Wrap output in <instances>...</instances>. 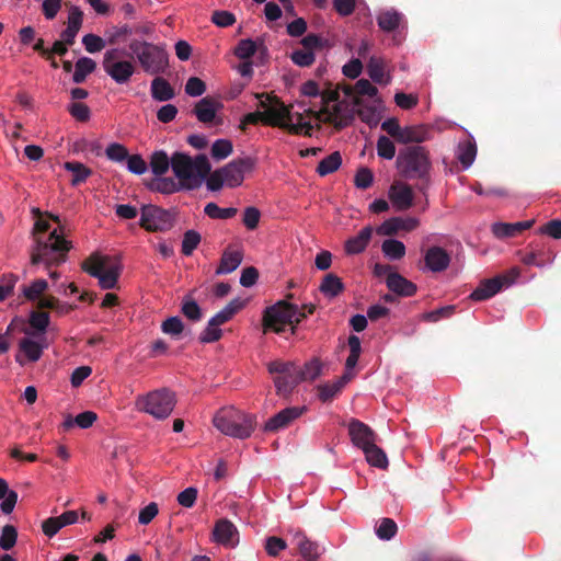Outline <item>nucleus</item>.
I'll return each mask as SVG.
<instances>
[{
	"instance_id": "nucleus-1",
	"label": "nucleus",
	"mask_w": 561,
	"mask_h": 561,
	"mask_svg": "<svg viewBox=\"0 0 561 561\" xmlns=\"http://www.w3.org/2000/svg\"><path fill=\"white\" fill-rule=\"evenodd\" d=\"M50 225L45 219H37L34 225V244L31 250V265L43 264L47 270L66 262L70 243L62 234L54 229L48 236H44Z\"/></svg>"
},
{
	"instance_id": "nucleus-2",
	"label": "nucleus",
	"mask_w": 561,
	"mask_h": 561,
	"mask_svg": "<svg viewBox=\"0 0 561 561\" xmlns=\"http://www.w3.org/2000/svg\"><path fill=\"white\" fill-rule=\"evenodd\" d=\"M260 100L261 113L264 115V123L287 129L296 135H310L312 125L300 113H294L280 100L265 94H255Z\"/></svg>"
},
{
	"instance_id": "nucleus-3",
	"label": "nucleus",
	"mask_w": 561,
	"mask_h": 561,
	"mask_svg": "<svg viewBox=\"0 0 561 561\" xmlns=\"http://www.w3.org/2000/svg\"><path fill=\"white\" fill-rule=\"evenodd\" d=\"M210 163L205 154L191 157L184 152L173 153L172 171L185 190L191 191L202 186L209 175Z\"/></svg>"
},
{
	"instance_id": "nucleus-4",
	"label": "nucleus",
	"mask_w": 561,
	"mask_h": 561,
	"mask_svg": "<svg viewBox=\"0 0 561 561\" xmlns=\"http://www.w3.org/2000/svg\"><path fill=\"white\" fill-rule=\"evenodd\" d=\"M396 167L404 179L430 182L432 162L424 146H408L401 149L397 156Z\"/></svg>"
},
{
	"instance_id": "nucleus-5",
	"label": "nucleus",
	"mask_w": 561,
	"mask_h": 561,
	"mask_svg": "<svg viewBox=\"0 0 561 561\" xmlns=\"http://www.w3.org/2000/svg\"><path fill=\"white\" fill-rule=\"evenodd\" d=\"M214 426L224 435L245 439L255 428V416L233 407L220 409L213 419Z\"/></svg>"
},
{
	"instance_id": "nucleus-6",
	"label": "nucleus",
	"mask_w": 561,
	"mask_h": 561,
	"mask_svg": "<svg viewBox=\"0 0 561 561\" xmlns=\"http://www.w3.org/2000/svg\"><path fill=\"white\" fill-rule=\"evenodd\" d=\"M83 270L91 276L98 278L102 289L116 287L123 271V264L118 255H108L95 252L83 263Z\"/></svg>"
},
{
	"instance_id": "nucleus-7",
	"label": "nucleus",
	"mask_w": 561,
	"mask_h": 561,
	"mask_svg": "<svg viewBox=\"0 0 561 561\" xmlns=\"http://www.w3.org/2000/svg\"><path fill=\"white\" fill-rule=\"evenodd\" d=\"M254 168V160L252 158H238L222 168L209 172L206 180L207 190L218 192L224 186L238 187L243 183L245 173L252 171Z\"/></svg>"
},
{
	"instance_id": "nucleus-8",
	"label": "nucleus",
	"mask_w": 561,
	"mask_h": 561,
	"mask_svg": "<svg viewBox=\"0 0 561 561\" xmlns=\"http://www.w3.org/2000/svg\"><path fill=\"white\" fill-rule=\"evenodd\" d=\"M128 48L147 73H162L169 66V55L163 45L134 38Z\"/></svg>"
},
{
	"instance_id": "nucleus-9",
	"label": "nucleus",
	"mask_w": 561,
	"mask_h": 561,
	"mask_svg": "<svg viewBox=\"0 0 561 561\" xmlns=\"http://www.w3.org/2000/svg\"><path fill=\"white\" fill-rule=\"evenodd\" d=\"M305 317L306 313L298 306L279 301L265 309L263 317L264 331L283 333L289 328L293 334L295 332L294 324L299 323Z\"/></svg>"
},
{
	"instance_id": "nucleus-10",
	"label": "nucleus",
	"mask_w": 561,
	"mask_h": 561,
	"mask_svg": "<svg viewBox=\"0 0 561 561\" xmlns=\"http://www.w3.org/2000/svg\"><path fill=\"white\" fill-rule=\"evenodd\" d=\"M175 407V396L169 389L162 388L140 394L135 400V408L157 420L167 419Z\"/></svg>"
},
{
	"instance_id": "nucleus-11",
	"label": "nucleus",
	"mask_w": 561,
	"mask_h": 561,
	"mask_svg": "<svg viewBox=\"0 0 561 561\" xmlns=\"http://www.w3.org/2000/svg\"><path fill=\"white\" fill-rule=\"evenodd\" d=\"M124 48H110L103 55L102 66L105 73L117 84H126L136 72V65L130 59H122Z\"/></svg>"
},
{
	"instance_id": "nucleus-12",
	"label": "nucleus",
	"mask_w": 561,
	"mask_h": 561,
	"mask_svg": "<svg viewBox=\"0 0 561 561\" xmlns=\"http://www.w3.org/2000/svg\"><path fill=\"white\" fill-rule=\"evenodd\" d=\"M24 335L18 343V353L15 354V362L20 366H25L28 363L38 362L49 343L47 335L33 334L28 331H23Z\"/></svg>"
},
{
	"instance_id": "nucleus-13",
	"label": "nucleus",
	"mask_w": 561,
	"mask_h": 561,
	"mask_svg": "<svg viewBox=\"0 0 561 561\" xmlns=\"http://www.w3.org/2000/svg\"><path fill=\"white\" fill-rule=\"evenodd\" d=\"M519 274V270L517 267H513L505 275H499L496 277L482 280L470 294V299L474 301H483L492 298L503 288H508L515 284Z\"/></svg>"
},
{
	"instance_id": "nucleus-14",
	"label": "nucleus",
	"mask_w": 561,
	"mask_h": 561,
	"mask_svg": "<svg viewBox=\"0 0 561 561\" xmlns=\"http://www.w3.org/2000/svg\"><path fill=\"white\" fill-rule=\"evenodd\" d=\"M173 215L153 205H144L140 213V226L148 231H168L173 227Z\"/></svg>"
},
{
	"instance_id": "nucleus-15",
	"label": "nucleus",
	"mask_w": 561,
	"mask_h": 561,
	"mask_svg": "<svg viewBox=\"0 0 561 561\" xmlns=\"http://www.w3.org/2000/svg\"><path fill=\"white\" fill-rule=\"evenodd\" d=\"M377 24L379 28L386 33H393L392 42L399 45L404 39V31L407 28V21L404 15L396 9H386L378 12Z\"/></svg>"
},
{
	"instance_id": "nucleus-16",
	"label": "nucleus",
	"mask_w": 561,
	"mask_h": 561,
	"mask_svg": "<svg viewBox=\"0 0 561 561\" xmlns=\"http://www.w3.org/2000/svg\"><path fill=\"white\" fill-rule=\"evenodd\" d=\"M306 407H288L270 417L265 425V432H277L288 427L295 420L299 419L305 412Z\"/></svg>"
},
{
	"instance_id": "nucleus-17",
	"label": "nucleus",
	"mask_w": 561,
	"mask_h": 561,
	"mask_svg": "<svg viewBox=\"0 0 561 561\" xmlns=\"http://www.w3.org/2000/svg\"><path fill=\"white\" fill-rule=\"evenodd\" d=\"M348 434L354 446L362 450L376 443V434L374 431L358 420H352L350 422Z\"/></svg>"
},
{
	"instance_id": "nucleus-18",
	"label": "nucleus",
	"mask_w": 561,
	"mask_h": 561,
	"mask_svg": "<svg viewBox=\"0 0 561 561\" xmlns=\"http://www.w3.org/2000/svg\"><path fill=\"white\" fill-rule=\"evenodd\" d=\"M214 540L227 548H234L239 543V531L237 527L227 519L216 523L213 530Z\"/></svg>"
},
{
	"instance_id": "nucleus-19",
	"label": "nucleus",
	"mask_w": 561,
	"mask_h": 561,
	"mask_svg": "<svg viewBox=\"0 0 561 561\" xmlns=\"http://www.w3.org/2000/svg\"><path fill=\"white\" fill-rule=\"evenodd\" d=\"M388 196L392 206L399 211L409 209L413 204L412 188L402 182L392 184L389 188Z\"/></svg>"
},
{
	"instance_id": "nucleus-20",
	"label": "nucleus",
	"mask_w": 561,
	"mask_h": 561,
	"mask_svg": "<svg viewBox=\"0 0 561 561\" xmlns=\"http://www.w3.org/2000/svg\"><path fill=\"white\" fill-rule=\"evenodd\" d=\"M420 225V221L415 217H391L385 220L376 231L380 236H392L400 230L412 231Z\"/></svg>"
},
{
	"instance_id": "nucleus-21",
	"label": "nucleus",
	"mask_w": 561,
	"mask_h": 561,
	"mask_svg": "<svg viewBox=\"0 0 561 561\" xmlns=\"http://www.w3.org/2000/svg\"><path fill=\"white\" fill-rule=\"evenodd\" d=\"M424 262L430 271L442 272L449 266L450 256L443 248L431 247L424 255Z\"/></svg>"
},
{
	"instance_id": "nucleus-22",
	"label": "nucleus",
	"mask_w": 561,
	"mask_h": 561,
	"mask_svg": "<svg viewBox=\"0 0 561 561\" xmlns=\"http://www.w3.org/2000/svg\"><path fill=\"white\" fill-rule=\"evenodd\" d=\"M300 382H302V379L299 373V366L297 365L289 369L288 373L274 378L276 392L279 396H288Z\"/></svg>"
},
{
	"instance_id": "nucleus-23",
	"label": "nucleus",
	"mask_w": 561,
	"mask_h": 561,
	"mask_svg": "<svg viewBox=\"0 0 561 561\" xmlns=\"http://www.w3.org/2000/svg\"><path fill=\"white\" fill-rule=\"evenodd\" d=\"M221 108L222 104L220 102L203 98L196 103L194 114L201 123L209 124L214 122L217 112Z\"/></svg>"
},
{
	"instance_id": "nucleus-24",
	"label": "nucleus",
	"mask_w": 561,
	"mask_h": 561,
	"mask_svg": "<svg viewBox=\"0 0 561 561\" xmlns=\"http://www.w3.org/2000/svg\"><path fill=\"white\" fill-rule=\"evenodd\" d=\"M82 21V11L78 7H71L68 13L67 27L61 32L60 39L71 46L81 28Z\"/></svg>"
},
{
	"instance_id": "nucleus-25",
	"label": "nucleus",
	"mask_w": 561,
	"mask_h": 561,
	"mask_svg": "<svg viewBox=\"0 0 561 561\" xmlns=\"http://www.w3.org/2000/svg\"><path fill=\"white\" fill-rule=\"evenodd\" d=\"M294 541L306 561H316L321 556L319 545L311 541L305 533L296 530L294 533Z\"/></svg>"
},
{
	"instance_id": "nucleus-26",
	"label": "nucleus",
	"mask_w": 561,
	"mask_h": 561,
	"mask_svg": "<svg viewBox=\"0 0 561 561\" xmlns=\"http://www.w3.org/2000/svg\"><path fill=\"white\" fill-rule=\"evenodd\" d=\"M373 237V228L370 226H366L360 231L346 240L344 249L345 252L350 255H355L364 252L368 247Z\"/></svg>"
},
{
	"instance_id": "nucleus-27",
	"label": "nucleus",
	"mask_w": 561,
	"mask_h": 561,
	"mask_svg": "<svg viewBox=\"0 0 561 561\" xmlns=\"http://www.w3.org/2000/svg\"><path fill=\"white\" fill-rule=\"evenodd\" d=\"M534 220H525L517 222H495L492 225V232L499 239L511 238L518 232L529 229L534 225Z\"/></svg>"
},
{
	"instance_id": "nucleus-28",
	"label": "nucleus",
	"mask_w": 561,
	"mask_h": 561,
	"mask_svg": "<svg viewBox=\"0 0 561 561\" xmlns=\"http://www.w3.org/2000/svg\"><path fill=\"white\" fill-rule=\"evenodd\" d=\"M386 283L391 291L400 296L411 297L416 293V286L399 273H389Z\"/></svg>"
},
{
	"instance_id": "nucleus-29",
	"label": "nucleus",
	"mask_w": 561,
	"mask_h": 561,
	"mask_svg": "<svg viewBox=\"0 0 561 561\" xmlns=\"http://www.w3.org/2000/svg\"><path fill=\"white\" fill-rule=\"evenodd\" d=\"M431 138V131L425 125H412L402 127L400 133V138L398 142L400 144H411L416 142L421 144Z\"/></svg>"
},
{
	"instance_id": "nucleus-30",
	"label": "nucleus",
	"mask_w": 561,
	"mask_h": 561,
	"mask_svg": "<svg viewBox=\"0 0 561 561\" xmlns=\"http://www.w3.org/2000/svg\"><path fill=\"white\" fill-rule=\"evenodd\" d=\"M367 72L375 83L387 85L391 81V77L385 71V61L380 57L371 56L369 58Z\"/></svg>"
},
{
	"instance_id": "nucleus-31",
	"label": "nucleus",
	"mask_w": 561,
	"mask_h": 561,
	"mask_svg": "<svg viewBox=\"0 0 561 561\" xmlns=\"http://www.w3.org/2000/svg\"><path fill=\"white\" fill-rule=\"evenodd\" d=\"M242 262V253L240 251L226 250L220 259L216 270V275H225L236 271Z\"/></svg>"
},
{
	"instance_id": "nucleus-32",
	"label": "nucleus",
	"mask_w": 561,
	"mask_h": 561,
	"mask_svg": "<svg viewBox=\"0 0 561 561\" xmlns=\"http://www.w3.org/2000/svg\"><path fill=\"white\" fill-rule=\"evenodd\" d=\"M173 156L169 157L165 151L157 150L150 158V170L156 176L164 175L169 169H172Z\"/></svg>"
},
{
	"instance_id": "nucleus-33",
	"label": "nucleus",
	"mask_w": 561,
	"mask_h": 561,
	"mask_svg": "<svg viewBox=\"0 0 561 561\" xmlns=\"http://www.w3.org/2000/svg\"><path fill=\"white\" fill-rule=\"evenodd\" d=\"M150 91L152 99L159 102H165L174 98V91L170 83L160 77L152 80Z\"/></svg>"
},
{
	"instance_id": "nucleus-34",
	"label": "nucleus",
	"mask_w": 561,
	"mask_h": 561,
	"mask_svg": "<svg viewBox=\"0 0 561 561\" xmlns=\"http://www.w3.org/2000/svg\"><path fill=\"white\" fill-rule=\"evenodd\" d=\"M96 68L95 61L90 57H80L75 64V71L72 81L77 84L85 81L87 77L91 75Z\"/></svg>"
},
{
	"instance_id": "nucleus-35",
	"label": "nucleus",
	"mask_w": 561,
	"mask_h": 561,
	"mask_svg": "<svg viewBox=\"0 0 561 561\" xmlns=\"http://www.w3.org/2000/svg\"><path fill=\"white\" fill-rule=\"evenodd\" d=\"M0 510L3 514H11L18 502V493L10 490L8 482L0 479Z\"/></svg>"
},
{
	"instance_id": "nucleus-36",
	"label": "nucleus",
	"mask_w": 561,
	"mask_h": 561,
	"mask_svg": "<svg viewBox=\"0 0 561 561\" xmlns=\"http://www.w3.org/2000/svg\"><path fill=\"white\" fill-rule=\"evenodd\" d=\"M352 379V375H343L340 379L332 383H323L319 386V399L323 402L334 398L342 388Z\"/></svg>"
},
{
	"instance_id": "nucleus-37",
	"label": "nucleus",
	"mask_w": 561,
	"mask_h": 561,
	"mask_svg": "<svg viewBox=\"0 0 561 561\" xmlns=\"http://www.w3.org/2000/svg\"><path fill=\"white\" fill-rule=\"evenodd\" d=\"M456 156L459 162L461 163L463 170H467L474 162L477 156V147L470 140L459 142Z\"/></svg>"
},
{
	"instance_id": "nucleus-38",
	"label": "nucleus",
	"mask_w": 561,
	"mask_h": 561,
	"mask_svg": "<svg viewBox=\"0 0 561 561\" xmlns=\"http://www.w3.org/2000/svg\"><path fill=\"white\" fill-rule=\"evenodd\" d=\"M244 306V302L239 298L232 299L228 305H226L220 311H218L215 316H213L211 324L216 323L221 325L228 322L239 310H241Z\"/></svg>"
},
{
	"instance_id": "nucleus-39",
	"label": "nucleus",
	"mask_w": 561,
	"mask_h": 561,
	"mask_svg": "<svg viewBox=\"0 0 561 561\" xmlns=\"http://www.w3.org/2000/svg\"><path fill=\"white\" fill-rule=\"evenodd\" d=\"M50 318L47 312H31L30 319H28V328H25L23 331H28L33 334H39L47 335L46 331L49 325Z\"/></svg>"
},
{
	"instance_id": "nucleus-40",
	"label": "nucleus",
	"mask_w": 561,
	"mask_h": 561,
	"mask_svg": "<svg viewBox=\"0 0 561 561\" xmlns=\"http://www.w3.org/2000/svg\"><path fill=\"white\" fill-rule=\"evenodd\" d=\"M48 288V283L44 278H37L31 282L28 285H24L21 288L23 297L28 301H36L42 298V295Z\"/></svg>"
},
{
	"instance_id": "nucleus-41",
	"label": "nucleus",
	"mask_w": 561,
	"mask_h": 561,
	"mask_svg": "<svg viewBox=\"0 0 561 561\" xmlns=\"http://www.w3.org/2000/svg\"><path fill=\"white\" fill-rule=\"evenodd\" d=\"M367 462L376 468L385 469L388 466V458L385 451L376 443L363 450Z\"/></svg>"
},
{
	"instance_id": "nucleus-42",
	"label": "nucleus",
	"mask_w": 561,
	"mask_h": 561,
	"mask_svg": "<svg viewBox=\"0 0 561 561\" xmlns=\"http://www.w3.org/2000/svg\"><path fill=\"white\" fill-rule=\"evenodd\" d=\"M383 255L390 261H397L405 255V245L397 239H387L381 244Z\"/></svg>"
},
{
	"instance_id": "nucleus-43",
	"label": "nucleus",
	"mask_w": 561,
	"mask_h": 561,
	"mask_svg": "<svg viewBox=\"0 0 561 561\" xmlns=\"http://www.w3.org/2000/svg\"><path fill=\"white\" fill-rule=\"evenodd\" d=\"M343 289L344 285L341 278L334 274L325 275L320 285L321 293L329 298L336 297Z\"/></svg>"
},
{
	"instance_id": "nucleus-44",
	"label": "nucleus",
	"mask_w": 561,
	"mask_h": 561,
	"mask_svg": "<svg viewBox=\"0 0 561 561\" xmlns=\"http://www.w3.org/2000/svg\"><path fill=\"white\" fill-rule=\"evenodd\" d=\"M341 164H342V157H341L340 152L335 151V152L327 156L319 162V164L317 167V172L319 175L325 176V175L331 174L334 171H336L341 167Z\"/></svg>"
},
{
	"instance_id": "nucleus-45",
	"label": "nucleus",
	"mask_w": 561,
	"mask_h": 561,
	"mask_svg": "<svg viewBox=\"0 0 561 561\" xmlns=\"http://www.w3.org/2000/svg\"><path fill=\"white\" fill-rule=\"evenodd\" d=\"M181 311L188 320L193 322H198L203 317L199 305L191 296H185L183 298Z\"/></svg>"
},
{
	"instance_id": "nucleus-46",
	"label": "nucleus",
	"mask_w": 561,
	"mask_h": 561,
	"mask_svg": "<svg viewBox=\"0 0 561 561\" xmlns=\"http://www.w3.org/2000/svg\"><path fill=\"white\" fill-rule=\"evenodd\" d=\"M65 169L72 173V185H78L79 183L84 182L88 176L91 174L89 168H87L83 163L76 161H68L65 163Z\"/></svg>"
},
{
	"instance_id": "nucleus-47",
	"label": "nucleus",
	"mask_w": 561,
	"mask_h": 561,
	"mask_svg": "<svg viewBox=\"0 0 561 561\" xmlns=\"http://www.w3.org/2000/svg\"><path fill=\"white\" fill-rule=\"evenodd\" d=\"M184 330V323L178 316L169 317L161 323V331L173 339H179Z\"/></svg>"
},
{
	"instance_id": "nucleus-48",
	"label": "nucleus",
	"mask_w": 561,
	"mask_h": 561,
	"mask_svg": "<svg viewBox=\"0 0 561 561\" xmlns=\"http://www.w3.org/2000/svg\"><path fill=\"white\" fill-rule=\"evenodd\" d=\"M237 211L234 207L221 208L213 202L204 207V213L211 219H229L236 216Z\"/></svg>"
},
{
	"instance_id": "nucleus-49",
	"label": "nucleus",
	"mask_w": 561,
	"mask_h": 561,
	"mask_svg": "<svg viewBox=\"0 0 561 561\" xmlns=\"http://www.w3.org/2000/svg\"><path fill=\"white\" fill-rule=\"evenodd\" d=\"M233 146L229 139L220 138L213 142L210 153L217 160H224L232 153Z\"/></svg>"
},
{
	"instance_id": "nucleus-50",
	"label": "nucleus",
	"mask_w": 561,
	"mask_h": 561,
	"mask_svg": "<svg viewBox=\"0 0 561 561\" xmlns=\"http://www.w3.org/2000/svg\"><path fill=\"white\" fill-rule=\"evenodd\" d=\"M156 191L162 193V194H172L175 192H180L185 190L184 186L180 183V181L170 179V178H162L158 176L153 183Z\"/></svg>"
},
{
	"instance_id": "nucleus-51",
	"label": "nucleus",
	"mask_w": 561,
	"mask_h": 561,
	"mask_svg": "<svg viewBox=\"0 0 561 561\" xmlns=\"http://www.w3.org/2000/svg\"><path fill=\"white\" fill-rule=\"evenodd\" d=\"M398 527L391 518H382L376 526V536L380 540H390L397 534Z\"/></svg>"
},
{
	"instance_id": "nucleus-52",
	"label": "nucleus",
	"mask_w": 561,
	"mask_h": 561,
	"mask_svg": "<svg viewBox=\"0 0 561 561\" xmlns=\"http://www.w3.org/2000/svg\"><path fill=\"white\" fill-rule=\"evenodd\" d=\"M376 149L378 157L382 159L392 160L396 157V146L387 136L381 135L378 137Z\"/></svg>"
},
{
	"instance_id": "nucleus-53",
	"label": "nucleus",
	"mask_w": 561,
	"mask_h": 561,
	"mask_svg": "<svg viewBox=\"0 0 561 561\" xmlns=\"http://www.w3.org/2000/svg\"><path fill=\"white\" fill-rule=\"evenodd\" d=\"M201 234L196 230L191 229L185 231L181 244L182 253L185 256H190L201 243Z\"/></svg>"
},
{
	"instance_id": "nucleus-54",
	"label": "nucleus",
	"mask_w": 561,
	"mask_h": 561,
	"mask_svg": "<svg viewBox=\"0 0 561 561\" xmlns=\"http://www.w3.org/2000/svg\"><path fill=\"white\" fill-rule=\"evenodd\" d=\"M105 156L108 160L117 163L125 162L128 158L127 148L118 142H111L105 149Z\"/></svg>"
},
{
	"instance_id": "nucleus-55",
	"label": "nucleus",
	"mask_w": 561,
	"mask_h": 561,
	"mask_svg": "<svg viewBox=\"0 0 561 561\" xmlns=\"http://www.w3.org/2000/svg\"><path fill=\"white\" fill-rule=\"evenodd\" d=\"M133 34V28L128 24L114 26L106 32L107 43L110 45L118 44Z\"/></svg>"
},
{
	"instance_id": "nucleus-56",
	"label": "nucleus",
	"mask_w": 561,
	"mask_h": 561,
	"mask_svg": "<svg viewBox=\"0 0 561 561\" xmlns=\"http://www.w3.org/2000/svg\"><path fill=\"white\" fill-rule=\"evenodd\" d=\"M82 44L84 46V49L90 54H95L101 51L107 43V38L104 39L99 35L95 34H85L82 37Z\"/></svg>"
},
{
	"instance_id": "nucleus-57",
	"label": "nucleus",
	"mask_w": 561,
	"mask_h": 561,
	"mask_svg": "<svg viewBox=\"0 0 561 561\" xmlns=\"http://www.w3.org/2000/svg\"><path fill=\"white\" fill-rule=\"evenodd\" d=\"M322 371L321 363L318 359H311L310 362L306 363L304 367L299 366V373L301 375L302 381L307 380H314L317 379Z\"/></svg>"
},
{
	"instance_id": "nucleus-58",
	"label": "nucleus",
	"mask_w": 561,
	"mask_h": 561,
	"mask_svg": "<svg viewBox=\"0 0 561 561\" xmlns=\"http://www.w3.org/2000/svg\"><path fill=\"white\" fill-rule=\"evenodd\" d=\"M16 539H18L16 528L12 525H5L2 528L1 535H0V548L2 550H7V551L12 549L16 543Z\"/></svg>"
},
{
	"instance_id": "nucleus-59",
	"label": "nucleus",
	"mask_w": 561,
	"mask_h": 561,
	"mask_svg": "<svg viewBox=\"0 0 561 561\" xmlns=\"http://www.w3.org/2000/svg\"><path fill=\"white\" fill-rule=\"evenodd\" d=\"M222 335L220 325L213 323L211 319L208 320L206 328L201 332L198 339L202 343H214L217 342Z\"/></svg>"
},
{
	"instance_id": "nucleus-60",
	"label": "nucleus",
	"mask_w": 561,
	"mask_h": 561,
	"mask_svg": "<svg viewBox=\"0 0 561 561\" xmlns=\"http://www.w3.org/2000/svg\"><path fill=\"white\" fill-rule=\"evenodd\" d=\"M291 61L299 67H309L314 62V53L308 49H296L290 55Z\"/></svg>"
},
{
	"instance_id": "nucleus-61",
	"label": "nucleus",
	"mask_w": 561,
	"mask_h": 561,
	"mask_svg": "<svg viewBox=\"0 0 561 561\" xmlns=\"http://www.w3.org/2000/svg\"><path fill=\"white\" fill-rule=\"evenodd\" d=\"M256 51V44L250 38L241 39L234 48V55L240 59H249Z\"/></svg>"
},
{
	"instance_id": "nucleus-62",
	"label": "nucleus",
	"mask_w": 561,
	"mask_h": 561,
	"mask_svg": "<svg viewBox=\"0 0 561 561\" xmlns=\"http://www.w3.org/2000/svg\"><path fill=\"white\" fill-rule=\"evenodd\" d=\"M127 170L136 175H141L148 170L147 162L139 154L128 156L126 159Z\"/></svg>"
},
{
	"instance_id": "nucleus-63",
	"label": "nucleus",
	"mask_w": 561,
	"mask_h": 561,
	"mask_svg": "<svg viewBox=\"0 0 561 561\" xmlns=\"http://www.w3.org/2000/svg\"><path fill=\"white\" fill-rule=\"evenodd\" d=\"M197 494L198 491L196 488L188 486L178 494L176 501L181 506L185 508H191L194 506L197 500Z\"/></svg>"
},
{
	"instance_id": "nucleus-64",
	"label": "nucleus",
	"mask_w": 561,
	"mask_h": 561,
	"mask_svg": "<svg viewBox=\"0 0 561 561\" xmlns=\"http://www.w3.org/2000/svg\"><path fill=\"white\" fill-rule=\"evenodd\" d=\"M205 82L197 77H191L185 83V93L190 96H201L205 93Z\"/></svg>"
}]
</instances>
